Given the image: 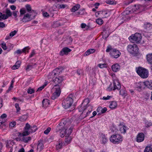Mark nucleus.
<instances>
[{"mask_svg":"<svg viewBox=\"0 0 152 152\" xmlns=\"http://www.w3.org/2000/svg\"><path fill=\"white\" fill-rule=\"evenodd\" d=\"M99 138L102 144H105L107 143L108 140L107 136L103 133L100 134Z\"/></svg>","mask_w":152,"mask_h":152,"instance_id":"13","label":"nucleus"},{"mask_svg":"<svg viewBox=\"0 0 152 152\" xmlns=\"http://www.w3.org/2000/svg\"><path fill=\"white\" fill-rule=\"evenodd\" d=\"M106 2L107 4H116V1L113 0H107Z\"/></svg>","mask_w":152,"mask_h":152,"instance_id":"38","label":"nucleus"},{"mask_svg":"<svg viewBox=\"0 0 152 152\" xmlns=\"http://www.w3.org/2000/svg\"><path fill=\"white\" fill-rule=\"evenodd\" d=\"M71 121L69 119H66L65 120L64 119H62L58 125L57 127V130L58 129H61L63 128L65 132V134L66 135V137L71 134L72 132L73 128L71 127L69 128L71 124Z\"/></svg>","mask_w":152,"mask_h":152,"instance_id":"2","label":"nucleus"},{"mask_svg":"<svg viewBox=\"0 0 152 152\" xmlns=\"http://www.w3.org/2000/svg\"><path fill=\"white\" fill-rule=\"evenodd\" d=\"M63 79L62 77H56L53 80V82L56 84L54 85L51 90V92L52 93L51 98L53 99H55L58 97L61 94V91L59 84L62 81Z\"/></svg>","mask_w":152,"mask_h":152,"instance_id":"1","label":"nucleus"},{"mask_svg":"<svg viewBox=\"0 0 152 152\" xmlns=\"http://www.w3.org/2000/svg\"><path fill=\"white\" fill-rule=\"evenodd\" d=\"M20 64L21 62L18 61L16 62L15 65L12 66V69L13 70L18 69L20 67Z\"/></svg>","mask_w":152,"mask_h":152,"instance_id":"22","label":"nucleus"},{"mask_svg":"<svg viewBox=\"0 0 152 152\" xmlns=\"http://www.w3.org/2000/svg\"><path fill=\"white\" fill-rule=\"evenodd\" d=\"M63 70V68L61 67H59L54 69L51 73L49 74V79L53 78L54 76L59 75Z\"/></svg>","mask_w":152,"mask_h":152,"instance_id":"10","label":"nucleus"},{"mask_svg":"<svg viewBox=\"0 0 152 152\" xmlns=\"http://www.w3.org/2000/svg\"><path fill=\"white\" fill-rule=\"evenodd\" d=\"M71 50L67 47L64 48L60 51L59 54L61 56L64 55H67L71 51Z\"/></svg>","mask_w":152,"mask_h":152,"instance_id":"12","label":"nucleus"},{"mask_svg":"<svg viewBox=\"0 0 152 152\" xmlns=\"http://www.w3.org/2000/svg\"><path fill=\"white\" fill-rule=\"evenodd\" d=\"M63 145L62 141L61 140H59L58 142V144L56 145V149L58 150L61 148Z\"/></svg>","mask_w":152,"mask_h":152,"instance_id":"30","label":"nucleus"},{"mask_svg":"<svg viewBox=\"0 0 152 152\" xmlns=\"http://www.w3.org/2000/svg\"><path fill=\"white\" fill-rule=\"evenodd\" d=\"M87 108L86 109L87 110L86 115L84 116V117H86L87 116H88L89 114L92 111L93 107L90 105H87Z\"/></svg>","mask_w":152,"mask_h":152,"instance_id":"17","label":"nucleus"},{"mask_svg":"<svg viewBox=\"0 0 152 152\" xmlns=\"http://www.w3.org/2000/svg\"><path fill=\"white\" fill-rule=\"evenodd\" d=\"M98 66L101 68H102L106 67L107 65L105 64H98Z\"/></svg>","mask_w":152,"mask_h":152,"instance_id":"52","label":"nucleus"},{"mask_svg":"<svg viewBox=\"0 0 152 152\" xmlns=\"http://www.w3.org/2000/svg\"><path fill=\"white\" fill-rule=\"evenodd\" d=\"M72 97V95H69L63 100L62 104L64 108L66 109L71 106L73 102Z\"/></svg>","mask_w":152,"mask_h":152,"instance_id":"3","label":"nucleus"},{"mask_svg":"<svg viewBox=\"0 0 152 152\" xmlns=\"http://www.w3.org/2000/svg\"><path fill=\"white\" fill-rule=\"evenodd\" d=\"M15 125V122H11L10 124V126L13 127Z\"/></svg>","mask_w":152,"mask_h":152,"instance_id":"60","label":"nucleus"},{"mask_svg":"<svg viewBox=\"0 0 152 152\" xmlns=\"http://www.w3.org/2000/svg\"><path fill=\"white\" fill-rule=\"evenodd\" d=\"M110 140L113 144H118L121 142L123 138L122 137L120 134H113L111 136Z\"/></svg>","mask_w":152,"mask_h":152,"instance_id":"5","label":"nucleus"},{"mask_svg":"<svg viewBox=\"0 0 152 152\" xmlns=\"http://www.w3.org/2000/svg\"><path fill=\"white\" fill-rule=\"evenodd\" d=\"M37 129V126L36 125H34L32 127H31L29 131L30 132L32 133L35 132Z\"/></svg>","mask_w":152,"mask_h":152,"instance_id":"34","label":"nucleus"},{"mask_svg":"<svg viewBox=\"0 0 152 152\" xmlns=\"http://www.w3.org/2000/svg\"><path fill=\"white\" fill-rule=\"evenodd\" d=\"M5 27V24L2 22H0V28H3Z\"/></svg>","mask_w":152,"mask_h":152,"instance_id":"58","label":"nucleus"},{"mask_svg":"<svg viewBox=\"0 0 152 152\" xmlns=\"http://www.w3.org/2000/svg\"><path fill=\"white\" fill-rule=\"evenodd\" d=\"M83 73V71L81 69H78L77 70V73L79 75H80Z\"/></svg>","mask_w":152,"mask_h":152,"instance_id":"59","label":"nucleus"},{"mask_svg":"<svg viewBox=\"0 0 152 152\" xmlns=\"http://www.w3.org/2000/svg\"><path fill=\"white\" fill-rule=\"evenodd\" d=\"M96 50L94 49H90L86 52L84 54V56H86L89 55L91 54L94 53Z\"/></svg>","mask_w":152,"mask_h":152,"instance_id":"18","label":"nucleus"},{"mask_svg":"<svg viewBox=\"0 0 152 152\" xmlns=\"http://www.w3.org/2000/svg\"><path fill=\"white\" fill-rule=\"evenodd\" d=\"M30 49V48L28 47H26L24 48L22 50V52L23 53H25L26 51L27 52H28V50Z\"/></svg>","mask_w":152,"mask_h":152,"instance_id":"53","label":"nucleus"},{"mask_svg":"<svg viewBox=\"0 0 152 152\" xmlns=\"http://www.w3.org/2000/svg\"><path fill=\"white\" fill-rule=\"evenodd\" d=\"M48 103V99H44L42 101V107L45 108L47 107V103Z\"/></svg>","mask_w":152,"mask_h":152,"instance_id":"36","label":"nucleus"},{"mask_svg":"<svg viewBox=\"0 0 152 152\" xmlns=\"http://www.w3.org/2000/svg\"><path fill=\"white\" fill-rule=\"evenodd\" d=\"M80 7V5L79 4H77L73 7L71 9V11L72 12H75Z\"/></svg>","mask_w":152,"mask_h":152,"instance_id":"27","label":"nucleus"},{"mask_svg":"<svg viewBox=\"0 0 152 152\" xmlns=\"http://www.w3.org/2000/svg\"><path fill=\"white\" fill-rule=\"evenodd\" d=\"M107 52H110V54L111 56L114 58H117L121 55V53L119 50L115 49H113L112 47L108 46L107 47V48L106 50Z\"/></svg>","mask_w":152,"mask_h":152,"instance_id":"4","label":"nucleus"},{"mask_svg":"<svg viewBox=\"0 0 152 152\" xmlns=\"http://www.w3.org/2000/svg\"><path fill=\"white\" fill-rule=\"evenodd\" d=\"M7 16L5 14L2 15L1 17V19H6L8 18Z\"/></svg>","mask_w":152,"mask_h":152,"instance_id":"61","label":"nucleus"},{"mask_svg":"<svg viewBox=\"0 0 152 152\" xmlns=\"http://www.w3.org/2000/svg\"><path fill=\"white\" fill-rule=\"evenodd\" d=\"M97 13H96L95 14L96 16V17H97L99 15H102V16L104 14V11H99L97 12Z\"/></svg>","mask_w":152,"mask_h":152,"instance_id":"49","label":"nucleus"},{"mask_svg":"<svg viewBox=\"0 0 152 152\" xmlns=\"http://www.w3.org/2000/svg\"><path fill=\"white\" fill-rule=\"evenodd\" d=\"M61 25V23L60 22L57 21L56 22H54L52 24V26L53 28H56L60 26Z\"/></svg>","mask_w":152,"mask_h":152,"instance_id":"29","label":"nucleus"},{"mask_svg":"<svg viewBox=\"0 0 152 152\" xmlns=\"http://www.w3.org/2000/svg\"><path fill=\"white\" fill-rule=\"evenodd\" d=\"M6 143H6V146L8 148L9 147H10V144H11V142L10 141L9 142V141H7V142Z\"/></svg>","mask_w":152,"mask_h":152,"instance_id":"63","label":"nucleus"},{"mask_svg":"<svg viewBox=\"0 0 152 152\" xmlns=\"http://www.w3.org/2000/svg\"><path fill=\"white\" fill-rule=\"evenodd\" d=\"M144 85H145V82H140L138 83L137 84V87L140 89L143 87Z\"/></svg>","mask_w":152,"mask_h":152,"instance_id":"32","label":"nucleus"},{"mask_svg":"<svg viewBox=\"0 0 152 152\" xmlns=\"http://www.w3.org/2000/svg\"><path fill=\"white\" fill-rule=\"evenodd\" d=\"M28 115H23L22 116L20 117L19 120L21 121H26L28 118Z\"/></svg>","mask_w":152,"mask_h":152,"instance_id":"37","label":"nucleus"},{"mask_svg":"<svg viewBox=\"0 0 152 152\" xmlns=\"http://www.w3.org/2000/svg\"><path fill=\"white\" fill-rule=\"evenodd\" d=\"M113 90H115L116 89L119 90L121 87V85L118 80H113Z\"/></svg>","mask_w":152,"mask_h":152,"instance_id":"14","label":"nucleus"},{"mask_svg":"<svg viewBox=\"0 0 152 152\" xmlns=\"http://www.w3.org/2000/svg\"><path fill=\"white\" fill-rule=\"evenodd\" d=\"M147 59L149 63L152 64V54H149L146 56Z\"/></svg>","mask_w":152,"mask_h":152,"instance_id":"24","label":"nucleus"},{"mask_svg":"<svg viewBox=\"0 0 152 152\" xmlns=\"http://www.w3.org/2000/svg\"><path fill=\"white\" fill-rule=\"evenodd\" d=\"M145 125L146 127H148L150 126H152V122H149L148 121H146L145 122Z\"/></svg>","mask_w":152,"mask_h":152,"instance_id":"42","label":"nucleus"},{"mask_svg":"<svg viewBox=\"0 0 152 152\" xmlns=\"http://www.w3.org/2000/svg\"><path fill=\"white\" fill-rule=\"evenodd\" d=\"M102 107H98L96 109V111L98 113H99L98 115H100L101 114V112L102 111Z\"/></svg>","mask_w":152,"mask_h":152,"instance_id":"50","label":"nucleus"},{"mask_svg":"<svg viewBox=\"0 0 152 152\" xmlns=\"http://www.w3.org/2000/svg\"><path fill=\"white\" fill-rule=\"evenodd\" d=\"M34 89L29 88H28L27 91V93L29 94H32L34 93Z\"/></svg>","mask_w":152,"mask_h":152,"instance_id":"47","label":"nucleus"},{"mask_svg":"<svg viewBox=\"0 0 152 152\" xmlns=\"http://www.w3.org/2000/svg\"><path fill=\"white\" fill-rule=\"evenodd\" d=\"M102 111H101V113H105L107 110V108L106 107H104L103 108L102 107Z\"/></svg>","mask_w":152,"mask_h":152,"instance_id":"57","label":"nucleus"},{"mask_svg":"<svg viewBox=\"0 0 152 152\" xmlns=\"http://www.w3.org/2000/svg\"><path fill=\"white\" fill-rule=\"evenodd\" d=\"M67 137L65 139V142L67 144H69L71 142L72 140L71 137L67 136Z\"/></svg>","mask_w":152,"mask_h":152,"instance_id":"39","label":"nucleus"},{"mask_svg":"<svg viewBox=\"0 0 152 152\" xmlns=\"http://www.w3.org/2000/svg\"><path fill=\"white\" fill-rule=\"evenodd\" d=\"M112 97V96L108 95L107 97L103 96V97L102 99L104 100H107L110 99Z\"/></svg>","mask_w":152,"mask_h":152,"instance_id":"56","label":"nucleus"},{"mask_svg":"<svg viewBox=\"0 0 152 152\" xmlns=\"http://www.w3.org/2000/svg\"><path fill=\"white\" fill-rule=\"evenodd\" d=\"M17 32V31L16 30H14V31L11 32L10 34V36L11 37H12L14 36Z\"/></svg>","mask_w":152,"mask_h":152,"instance_id":"48","label":"nucleus"},{"mask_svg":"<svg viewBox=\"0 0 152 152\" xmlns=\"http://www.w3.org/2000/svg\"><path fill=\"white\" fill-rule=\"evenodd\" d=\"M126 127L124 125H121L120 126V131L121 133H125L126 132Z\"/></svg>","mask_w":152,"mask_h":152,"instance_id":"26","label":"nucleus"},{"mask_svg":"<svg viewBox=\"0 0 152 152\" xmlns=\"http://www.w3.org/2000/svg\"><path fill=\"white\" fill-rule=\"evenodd\" d=\"M136 72L137 74L142 78H146L148 77V71L142 67H139L137 69H136Z\"/></svg>","mask_w":152,"mask_h":152,"instance_id":"6","label":"nucleus"},{"mask_svg":"<svg viewBox=\"0 0 152 152\" xmlns=\"http://www.w3.org/2000/svg\"><path fill=\"white\" fill-rule=\"evenodd\" d=\"M96 22L99 25H101L103 23V20L101 18H98L96 19Z\"/></svg>","mask_w":152,"mask_h":152,"instance_id":"40","label":"nucleus"},{"mask_svg":"<svg viewBox=\"0 0 152 152\" xmlns=\"http://www.w3.org/2000/svg\"><path fill=\"white\" fill-rule=\"evenodd\" d=\"M117 106V104L116 102L112 101L110 104L109 107L112 109H114Z\"/></svg>","mask_w":152,"mask_h":152,"instance_id":"21","label":"nucleus"},{"mask_svg":"<svg viewBox=\"0 0 152 152\" xmlns=\"http://www.w3.org/2000/svg\"><path fill=\"white\" fill-rule=\"evenodd\" d=\"M15 106L17 112H18L20 109V107H19V104L18 103H16L15 104Z\"/></svg>","mask_w":152,"mask_h":152,"instance_id":"51","label":"nucleus"},{"mask_svg":"<svg viewBox=\"0 0 152 152\" xmlns=\"http://www.w3.org/2000/svg\"><path fill=\"white\" fill-rule=\"evenodd\" d=\"M89 102L90 101L88 99H85L84 100L81 104L78 107L79 111L80 112H83L82 115L84 112L85 110L87 109V105H88V104Z\"/></svg>","mask_w":152,"mask_h":152,"instance_id":"9","label":"nucleus"},{"mask_svg":"<svg viewBox=\"0 0 152 152\" xmlns=\"http://www.w3.org/2000/svg\"><path fill=\"white\" fill-rule=\"evenodd\" d=\"M144 152H152V145H148L146 147Z\"/></svg>","mask_w":152,"mask_h":152,"instance_id":"20","label":"nucleus"},{"mask_svg":"<svg viewBox=\"0 0 152 152\" xmlns=\"http://www.w3.org/2000/svg\"><path fill=\"white\" fill-rule=\"evenodd\" d=\"M30 133V132H28V131L25 130V131L22 133H19V135L23 137H25V136L28 135Z\"/></svg>","mask_w":152,"mask_h":152,"instance_id":"31","label":"nucleus"},{"mask_svg":"<svg viewBox=\"0 0 152 152\" xmlns=\"http://www.w3.org/2000/svg\"><path fill=\"white\" fill-rule=\"evenodd\" d=\"M18 13V11H13V16L15 17V18H16L17 16V13Z\"/></svg>","mask_w":152,"mask_h":152,"instance_id":"62","label":"nucleus"},{"mask_svg":"<svg viewBox=\"0 0 152 152\" xmlns=\"http://www.w3.org/2000/svg\"><path fill=\"white\" fill-rule=\"evenodd\" d=\"M129 38L131 42L137 43L140 42L142 36L140 34L136 33L130 36Z\"/></svg>","mask_w":152,"mask_h":152,"instance_id":"8","label":"nucleus"},{"mask_svg":"<svg viewBox=\"0 0 152 152\" xmlns=\"http://www.w3.org/2000/svg\"><path fill=\"white\" fill-rule=\"evenodd\" d=\"M120 95L123 96L124 98L125 97L127 94L126 91L124 88L121 89L120 90Z\"/></svg>","mask_w":152,"mask_h":152,"instance_id":"25","label":"nucleus"},{"mask_svg":"<svg viewBox=\"0 0 152 152\" xmlns=\"http://www.w3.org/2000/svg\"><path fill=\"white\" fill-rule=\"evenodd\" d=\"M26 7L28 12H29L31 10V7L30 5L27 4L26 6Z\"/></svg>","mask_w":152,"mask_h":152,"instance_id":"54","label":"nucleus"},{"mask_svg":"<svg viewBox=\"0 0 152 152\" xmlns=\"http://www.w3.org/2000/svg\"><path fill=\"white\" fill-rule=\"evenodd\" d=\"M144 138V134L142 132H140L137 134L136 138V140L137 142H140L143 141Z\"/></svg>","mask_w":152,"mask_h":152,"instance_id":"11","label":"nucleus"},{"mask_svg":"<svg viewBox=\"0 0 152 152\" xmlns=\"http://www.w3.org/2000/svg\"><path fill=\"white\" fill-rule=\"evenodd\" d=\"M6 15L8 17H9L11 16L12 15V13L10 10L7 9L6 10Z\"/></svg>","mask_w":152,"mask_h":152,"instance_id":"43","label":"nucleus"},{"mask_svg":"<svg viewBox=\"0 0 152 152\" xmlns=\"http://www.w3.org/2000/svg\"><path fill=\"white\" fill-rule=\"evenodd\" d=\"M2 47L4 50H6L7 48L6 44L5 43L3 42L1 43Z\"/></svg>","mask_w":152,"mask_h":152,"instance_id":"55","label":"nucleus"},{"mask_svg":"<svg viewBox=\"0 0 152 152\" xmlns=\"http://www.w3.org/2000/svg\"><path fill=\"white\" fill-rule=\"evenodd\" d=\"M144 28L146 29H150L151 24L149 23H147L144 24Z\"/></svg>","mask_w":152,"mask_h":152,"instance_id":"44","label":"nucleus"},{"mask_svg":"<svg viewBox=\"0 0 152 152\" xmlns=\"http://www.w3.org/2000/svg\"><path fill=\"white\" fill-rule=\"evenodd\" d=\"M31 127V126L30 124H29L28 123H27L26 124V126L24 127V129L25 130L28 131L29 129L30 130Z\"/></svg>","mask_w":152,"mask_h":152,"instance_id":"46","label":"nucleus"},{"mask_svg":"<svg viewBox=\"0 0 152 152\" xmlns=\"http://www.w3.org/2000/svg\"><path fill=\"white\" fill-rule=\"evenodd\" d=\"M31 15L28 13L26 14L22 19V21L23 22H26L31 21Z\"/></svg>","mask_w":152,"mask_h":152,"instance_id":"15","label":"nucleus"},{"mask_svg":"<svg viewBox=\"0 0 152 152\" xmlns=\"http://www.w3.org/2000/svg\"><path fill=\"white\" fill-rule=\"evenodd\" d=\"M85 13V10L84 9L80 10L78 12L76 13V15L77 16L83 15Z\"/></svg>","mask_w":152,"mask_h":152,"instance_id":"33","label":"nucleus"},{"mask_svg":"<svg viewBox=\"0 0 152 152\" xmlns=\"http://www.w3.org/2000/svg\"><path fill=\"white\" fill-rule=\"evenodd\" d=\"M47 82H46L42 86L39 88L37 89V91H39L42 90L44 88L47 86Z\"/></svg>","mask_w":152,"mask_h":152,"instance_id":"41","label":"nucleus"},{"mask_svg":"<svg viewBox=\"0 0 152 152\" xmlns=\"http://www.w3.org/2000/svg\"><path fill=\"white\" fill-rule=\"evenodd\" d=\"M43 144L42 143H39L38 145L37 148H39L40 149H42V146Z\"/></svg>","mask_w":152,"mask_h":152,"instance_id":"64","label":"nucleus"},{"mask_svg":"<svg viewBox=\"0 0 152 152\" xmlns=\"http://www.w3.org/2000/svg\"><path fill=\"white\" fill-rule=\"evenodd\" d=\"M57 131H58L60 130H62L60 132V136L61 137H64V136H66V135L65 134V132L64 131V129L63 128L61 129H58V130H57V129H56Z\"/></svg>","mask_w":152,"mask_h":152,"instance_id":"35","label":"nucleus"},{"mask_svg":"<svg viewBox=\"0 0 152 152\" xmlns=\"http://www.w3.org/2000/svg\"><path fill=\"white\" fill-rule=\"evenodd\" d=\"M145 86L148 88L152 89V82L151 81H146L145 82Z\"/></svg>","mask_w":152,"mask_h":152,"instance_id":"23","label":"nucleus"},{"mask_svg":"<svg viewBox=\"0 0 152 152\" xmlns=\"http://www.w3.org/2000/svg\"><path fill=\"white\" fill-rule=\"evenodd\" d=\"M31 137H23L22 138V141L25 143H27L31 140Z\"/></svg>","mask_w":152,"mask_h":152,"instance_id":"28","label":"nucleus"},{"mask_svg":"<svg viewBox=\"0 0 152 152\" xmlns=\"http://www.w3.org/2000/svg\"><path fill=\"white\" fill-rule=\"evenodd\" d=\"M36 65V63L34 64L30 63L27 65V67L26 68V71H29L32 68H34V66Z\"/></svg>","mask_w":152,"mask_h":152,"instance_id":"19","label":"nucleus"},{"mask_svg":"<svg viewBox=\"0 0 152 152\" xmlns=\"http://www.w3.org/2000/svg\"><path fill=\"white\" fill-rule=\"evenodd\" d=\"M20 16H21V15L26 13V11L25 9L24 8H22L20 9Z\"/></svg>","mask_w":152,"mask_h":152,"instance_id":"45","label":"nucleus"},{"mask_svg":"<svg viewBox=\"0 0 152 152\" xmlns=\"http://www.w3.org/2000/svg\"><path fill=\"white\" fill-rule=\"evenodd\" d=\"M120 66L117 64H113L111 67L112 70L115 72L118 71L120 69Z\"/></svg>","mask_w":152,"mask_h":152,"instance_id":"16","label":"nucleus"},{"mask_svg":"<svg viewBox=\"0 0 152 152\" xmlns=\"http://www.w3.org/2000/svg\"><path fill=\"white\" fill-rule=\"evenodd\" d=\"M127 50L130 54H136L138 52V48L136 45L129 44L127 46Z\"/></svg>","mask_w":152,"mask_h":152,"instance_id":"7","label":"nucleus"}]
</instances>
